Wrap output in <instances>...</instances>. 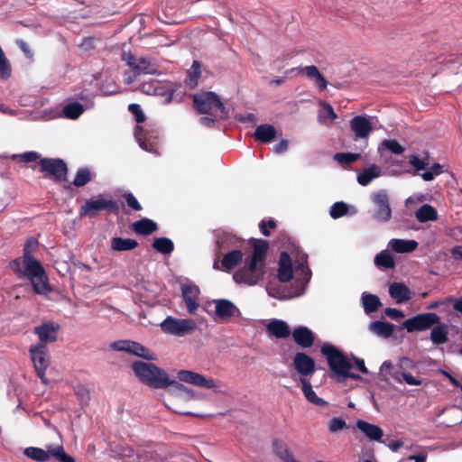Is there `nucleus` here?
I'll return each instance as SVG.
<instances>
[{
	"label": "nucleus",
	"instance_id": "nucleus-1",
	"mask_svg": "<svg viewBox=\"0 0 462 462\" xmlns=\"http://www.w3.org/2000/svg\"><path fill=\"white\" fill-rule=\"evenodd\" d=\"M132 370L138 380L152 389H166L169 386L180 394H184L189 398L193 397L191 390L175 380H171L167 373L153 363L143 361L133 362Z\"/></svg>",
	"mask_w": 462,
	"mask_h": 462
},
{
	"label": "nucleus",
	"instance_id": "nucleus-2",
	"mask_svg": "<svg viewBox=\"0 0 462 462\" xmlns=\"http://www.w3.org/2000/svg\"><path fill=\"white\" fill-rule=\"evenodd\" d=\"M11 159L16 162H38L39 171L43 173L44 178L51 179L58 183L67 180L68 165L60 158H42L39 152L31 151L13 154Z\"/></svg>",
	"mask_w": 462,
	"mask_h": 462
},
{
	"label": "nucleus",
	"instance_id": "nucleus-3",
	"mask_svg": "<svg viewBox=\"0 0 462 462\" xmlns=\"http://www.w3.org/2000/svg\"><path fill=\"white\" fill-rule=\"evenodd\" d=\"M193 106L199 114L219 116L220 119L228 117V112L219 97L212 91L193 96Z\"/></svg>",
	"mask_w": 462,
	"mask_h": 462
},
{
	"label": "nucleus",
	"instance_id": "nucleus-4",
	"mask_svg": "<svg viewBox=\"0 0 462 462\" xmlns=\"http://www.w3.org/2000/svg\"><path fill=\"white\" fill-rule=\"evenodd\" d=\"M105 211L107 215H118L120 207L116 200L106 199L105 195L98 194L95 199L86 200L79 209L80 217H97L100 212Z\"/></svg>",
	"mask_w": 462,
	"mask_h": 462
},
{
	"label": "nucleus",
	"instance_id": "nucleus-5",
	"mask_svg": "<svg viewBox=\"0 0 462 462\" xmlns=\"http://www.w3.org/2000/svg\"><path fill=\"white\" fill-rule=\"evenodd\" d=\"M23 263L24 265L23 274L31 280L34 291L38 294H42L51 291L48 278L42 263L32 255L23 256Z\"/></svg>",
	"mask_w": 462,
	"mask_h": 462
},
{
	"label": "nucleus",
	"instance_id": "nucleus-6",
	"mask_svg": "<svg viewBox=\"0 0 462 462\" xmlns=\"http://www.w3.org/2000/svg\"><path fill=\"white\" fill-rule=\"evenodd\" d=\"M265 273V263L247 257L245 260L244 266L234 273L233 278L237 283L254 286L263 280Z\"/></svg>",
	"mask_w": 462,
	"mask_h": 462
},
{
	"label": "nucleus",
	"instance_id": "nucleus-7",
	"mask_svg": "<svg viewBox=\"0 0 462 462\" xmlns=\"http://www.w3.org/2000/svg\"><path fill=\"white\" fill-rule=\"evenodd\" d=\"M321 354L326 357L331 372L338 378L351 370L352 364L338 348L331 344H324L320 348Z\"/></svg>",
	"mask_w": 462,
	"mask_h": 462
},
{
	"label": "nucleus",
	"instance_id": "nucleus-8",
	"mask_svg": "<svg viewBox=\"0 0 462 462\" xmlns=\"http://www.w3.org/2000/svg\"><path fill=\"white\" fill-rule=\"evenodd\" d=\"M23 453L26 457L37 462H46L51 457H54L57 462H75V459L65 452L61 445H49L47 450L41 448L29 447L24 449Z\"/></svg>",
	"mask_w": 462,
	"mask_h": 462
},
{
	"label": "nucleus",
	"instance_id": "nucleus-9",
	"mask_svg": "<svg viewBox=\"0 0 462 462\" xmlns=\"http://www.w3.org/2000/svg\"><path fill=\"white\" fill-rule=\"evenodd\" d=\"M160 327L166 334L184 337L194 332L197 324L193 319H176L169 316L160 324Z\"/></svg>",
	"mask_w": 462,
	"mask_h": 462
},
{
	"label": "nucleus",
	"instance_id": "nucleus-10",
	"mask_svg": "<svg viewBox=\"0 0 462 462\" xmlns=\"http://www.w3.org/2000/svg\"><path fill=\"white\" fill-rule=\"evenodd\" d=\"M178 88H166L163 84L159 81L145 82L142 84L141 89L143 93L148 95H156L165 97V102L171 103L172 101L181 102L184 91H178Z\"/></svg>",
	"mask_w": 462,
	"mask_h": 462
},
{
	"label": "nucleus",
	"instance_id": "nucleus-11",
	"mask_svg": "<svg viewBox=\"0 0 462 462\" xmlns=\"http://www.w3.org/2000/svg\"><path fill=\"white\" fill-rule=\"evenodd\" d=\"M439 320L440 317L434 312L420 313L406 319L402 323V328L410 333L425 331L430 329Z\"/></svg>",
	"mask_w": 462,
	"mask_h": 462
},
{
	"label": "nucleus",
	"instance_id": "nucleus-12",
	"mask_svg": "<svg viewBox=\"0 0 462 462\" xmlns=\"http://www.w3.org/2000/svg\"><path fill=\"white\" fill-rule=\"evenodd\" d=\"M29 353L33 363L37 375L46 383L45 372L50 365V357L47 346L42 345H32Z\"/></svg>",
	"mask_w": 462,
	"mask_h": 462
},
{
	"label": "nucleus",
	"instance_id": "nucleus-13",
	"mask_svg": "<svg viewBox=\"0 0 462 462\" xmlns=\"http://www.w3.org/2000/svg\"><path fill=\"white\" fill-rule=\"evenodd\" d=\"M122 60L134 72V76L141 74H156L157 69L150 60L144 57L137 58L131 52H123Z\"/></svg>",
	"mask_w": 462,
	"mask_h": 462
},
{
	"label": "nucleus",
	"instance_id": "nucleus-14",
	"mask_svg": "<svg viewBox=\"0 0 462 462\" xmlns=\"http://www.w3.org/2000/svg\"><path fill=\"white\" fill-rule=\"evenodd\" d=\"M292 366L300 375V381L302 378L312 376L316 371L315 360L305 352H297L292 358Z\"/></svg>",
	"mask_w": 462,
	"mask_h": 462
},
{
	"label": "nucleus",
	"instance_id": "nucleus-15",
	"mask_svg": "<svg viewBox=\"0 0 462 462\" xmlns=\"http://www.w3.org/2000/svg\"><path fill=\"white\" fill-rule=\"evenodd\" d=\"M373 201L377 206L374 213V218L379 222H387L392 217L388 195L385 190H380L373 194Z\"/></svg>",
	"mask_w": 462,
	"mask_h": 462
},
{
	"label": "nucleus",
	"instance_id": "nucleus-16",
	"mask_svg": "<svg viewBox=\"0 0 462 462\" xmlns=\"http://www.w3.org/2000/svg\"><path fill=\"white\" fill-rule=\"evenodd\" d=\"M178 379L181 382L191 383L206 389H212L218 386L214 379L207 378L200 374L189 370H180L178 373Z\"/></svg>",
	"mask_w": 462,
	"mask_h": 462
},
{
	"label": "nucleus",
	"instance_id": "nucleus-17",
	"mask_svg": "<svg viewBox=\"0 0 462 462\" xmlns=\"http://www.w3.org/2000/svg\"><path fill=\"white\" fill-rule=\"evenodd\" d=\"M350 130L356 139H367L374 130L372 122L366 116H356L349 122Z\"/></svg>",
	"mask_w": 462,
	"mask_h": 462
},
{
	"label": "nucleus",
	"instance_id": "nucleus-18",
	"mask_svg": "<svg viewBox=\"0 0 462 462\" xmlns=\"http://www.w3.org/2000/svg\"><path fill=\"white\" fill-rule=\"evenodd\" d=\"M60 326L54 322H45L37 326L33 329V333L38 336L40 342L37 345L47 346L48 343H53L57 340V333Z\"/></svg>",
	"mask_w": 462,
	"mask_h": 462
},
{
	"label": "nucleus",
	"instance_id": "nucleus-19",
	"mask_svg": "<svg viewBox=\"0 0 462 462\" xmlns=\"http://www.w3.org/2000/svg\"><path fill=\"white\" fill-rule=\"evenodd\" d=\"M216 317L221 320H228L240 314L239 309L229 300H214Z\"/></svg>",
	"mask_w": 462,
	"mask_h": 462
},
{
	"label": "nucleus",
	"instance_id": "nucleus-20",
	"mask_svg": "<svg viewBox=\"0 0 462 462\" xmlns=\"http://www.w3.org/2000/svg\"><path fill=\"white\" fill-rule=\"evenodd\" d=\"M181 292L188 312L189 314H195L199 308V288L195 284H183Z\"/></svg>",
	"mask_w": 462,
	"mask_h": 462
},
{
	"label": "nucleus",
	"instance_id": "nucleus-21",
	"mask_svg": "<svg viewBox=\"0 0 462 462\" xmlns=\"http://www.w3.org/2000/svg\"><path fill=\"white\" fill-rule=\"evenodd\" d=\"M294 342L302 348H309L315 342L314 333L307 327L299 326L291 333Z\"/></svg>",
	"mask_w": 462,
	"mask_h": 462
},
{
	"label": "nucleus",
	"instance_id": "nucleus-22",
	"mask_svg": "<svg viewBox=\"0 0 462 462\" xmlns=\"http://www.w3.org/2000/svg\"><path fill=\"white\" fill-rule=\"evenodd\" d=\"M278 265V280L281 282H288L292 278L293 269L291 258L287 252L280 254Z\"/></svg>",
	"mask_w": 462,
	"mask_h": 462
},
{
	"label": "nucleus",
	"instance_id": "nucleus-23",
	"mask_svg": "<svg viewBox=\"0 0 462 462\" xmlns=\"http://www.w3.org/2000/svg\"><path fill=\"white\" fill-rule=\"evenodd\" d=\"M300 74H302L308 79L313 80L319 91L325 90L328 85V81L314 65L303 67L300 69Z\"/></svg>",
	"mask_w": 462,
	"mask_h": 462
},
{
	"label": "nucleus",
	"instance_id": "nucleus-24",
	"mask_svg": "<svg viewBox=\"0 0 462 462\" xmlns=\"http://www.w3.org/2000/svg\"><path fill=\"white\" fill-rule=\"evenodd\" d=\"M356 428L364 433L367 439L373 441H380L383 436V431L379 426L363 420L356 421Z\"/></svg>",
	"mask_w": 462,
	"mask_h": 462
},
{
	"label": "nucleus",
	"instance_id": "nucleus-25",
	"mask_svg": "<svg viewBox=\"0 0 462 462\" xmlns=\"http://www.w3.org/2000/svg\"><path fill=\"white\" fill-rule=\"evenodd\" d=\"M249 243L253 247V253L249 257L262 263H265L266 254L269 249V242L263 239L252 238Z\"/></svg>",
	"mask_w": 462,
	"mask_h": 462
},
{
	"label": "nucleus",
	"instance_id": "nucleus-26",
	"mask_svg": "<svg viewBox=\"0 0 462 462\" xmlns=\"http://www.w3.org/2000/svg\"><path fill=\"white\" fill-rule=\"evenodd\" d=\"M273 453L282 461V462H299L295 459L292 452L289 448L288 445L280 439H275L273 441Z\"/></svg>",
	"mask_w": 462,
	"mask_h": 462
},
{
	"label": "nucleus",
	"instance_id": "nucleus-27",
	"mask_svg": "<svg viewBox=\"0 0 462 462\" xmlns=\"http://www.w3.org/2000/svg\"><path fill=\"white\" fill-rule=\"evenodd\" d=\"M266 330L277 338H286L291 335L289 325L281 319H273L266 326Z\"/></svg>",
	"mask_w": 462,
	"mask_h": 462
},
{
	"label": "nucleus",
	"instance_id": "nucleus-28",
	"mask_svg": "<svg viewBox=\"0 0 462 462\" xmlns=\"http://www.w3.org/2000/svg\"><path fill=\"white\" fill-rule=\"evenodd\" d=\"M434 345H443L448 341V326L446 323L439 321L431 328L430 337Z\"/></svg>",
	"mask_w": 462,
	"mask_h": 462
},
{
	"label": "nucleus",
	"instance_id": "nucleus-29",
	"mask_svg": "<svg viewBox=\"0 0 462 462\" xmlns=\"http://www.w3.org/2000/svg\"><path fill=\"white\" fill-rule=\"evenodd\" d=\"M133 231L141 236H149L158 229V225L150 218H142L132 224Z\"/></svg>",
	"mask_w": 462,
	"mask_h": 462
},
{
	"label": "nucleus",
	"instance_id": "nucleus-30",
	"mask_svg": "<svg viewBox=\"0 0 462 462\" xmlns=\"http://www.w3.org/2000/svg\"><path fill=\"white\" fill-rule=\"evenodd\" d=\"M388 247L399 254L411 253L417 249L418 243L415 240L393 238L389 241Z\"/></svg>",
	"mask_w": 462,
	"mask_h": 462
},
{
	"label": "nucleus",
	"instance_id": "nucleus-31",
	"mask_svg": "<svg viewBox=\"0 0 462 462\" xmlns=\"http://www.w3.org/2000/svg\"><path fill=\"white\" fill-rule=\"evenodd\" d=\"M254 136L255 140L263 143H271L276 136V129L269 124H263L256 127Z\"/></svg>",
	"mask_w": 462,
	"mask_h": 462
},
{
	"label": "nucleus",
	"instance_id": "nucleus-32",
	"mask_svg": "<svg viewBox=\"0 0 462 462\" xmlns=\"http://www.w3.org/2000/svg\"><path fill=\"white\" fill-rule=\"evenodd\" d=\"M300 383H301L303 395L310 402L321 407L328 405V402L322 398H319L313 391L310 379L302 378Z\"/></svg>",
	"mask_w": 462,
	"mask_h": 462
},
{
	"label": "nucleus",
	"instance_id": "nucleus-33",
	"mask_svg": "<svg viewBox=\"0 0 462 462\" xmlns=\"http://www.w3.org/2000/svg\"><path fill=\"white\" fill-rule=\"evenodd\" d=\"M389 293L397 302H404L411 299L410 289L402 282H393L389 287Z\"/></svg>",
	"mask_w": 462,
	"mask_h": 462
},
{
	"label": "nucleus",
	"instance_id": "nucleus-34",
	"mask_svg": "<svg viewBox=\"0 0 462 462\" xmlns=\"http://www.w3.org/2000/svg\"><path fill=\"white\" fill-rule=\"evenodd\" d=\"M369 330L379 337L387 338L393 335L394 325L389 322L376 320L369 324Z\"/></svg>",
	"mask_w": 462,
	"mask_h": 462
},
{
	"label": "nucleus",
	"instance_id": "nucleus-35",
	"mask_svg": "<svg viewBox=\"0 0 462 462\" xmlns=\"http://www.w3.org/2000/svg\"><path fill=\"white\" fill-rule=\"evenodd\" d=\"M129 354L149 361H154L157 359V356L154 352L143 346L142 344L132 340L130 344Z\"/></svg>",
	"mask_w": 462,
	"mask_h": 462
},
{
	"label": "nucleus",
	"instance_id": "nucleus-36",
	"mask_svg": "<svg viewBox=\"0 0 462 462\" xmlns=\"http://www.w3.org/2000/svg\"><path fill=\"white\" fill-rule=\"evenodd\" d=\"M138 246V242L131 238L114 237L111 240V249L113 251H130Z\"/></svg>",
	"mask_w": 462,
	"mask_h": 462
},
{
	"label": "nucleus",
	"instance_id": "nucleus-37",
	"mask_svg": "<svg viewBox=\"0 0 462 462\" xmlns=\"http://www.w3.org/2000/svg\"><path fill=\"white\" fill-rule=\"evenodd\" d=\"M415 217L420 223L435 221L438 219V212L432 206L424 204L416 211Z\"/></svg>",
	"mask_w": 462,
	"mask_h": 462
},
{
	"label": "nucleus",
	"instance_id": "nucleus-38",
	"mask_svg": "<svg viewBox=\"0 0 462 462\" xmlns=\"http://www.w3.org/2000/svg\"><path fill=\"white\" fill-rule=\"evenodd\" d=\"M380 173L379 166L373 164L358 174L357 181L362 186H367L374 179L379 177Z\"/></svg>",
	"mask_w": 462,
	"mask_h": 462
},
{
	"label": "nucleus",
	"instance_id": "nucleus-39",
	"mask_svg": "<svg viewBox=\"0 0 462 462\" xmlns=\"http://www.w3.org/2000/svg\"><path fill=\"white\" fill-rule=\"evenodd\" d=\"M243 260V253L241 250H232L226 254L222 259V265L227 271L234 269Z\"/></svg>",
	"mask_w": 462,
	"mask_h": 462
},
{
	"label": "nucleus",
	"instance_id": "nucleus-40",
	"mask_svg": "<svg viewBox=\"0 0 462 462\" xmlns=\"http://www.w3.org/2000/svg\"><path fill=\"white\" fill-rule=\"evenodd\" d=\"M362 301L365 312L366 314L375 312L382 305L378 296L368 292H364L362 294Z\"/></svg>",
	"mask_w": 462,
	"mask_h": 462
},
{
	"label": "nucleus",
	"instance_id": "nucleus-41",
	"mask_svg": "<svg viewBox=\"0 0 462 462\" xmlns=\"http://www.w3.org/2000/svg\"><path fill=\"white\" fill-rule=\"evenodd\" d=\"M95 174L90 171L88 167L79 168L75 175V178L73 181L71 182L72 185L75 187H83L87 185L88 182H90Z\"/></svg>",
	"mask_w": 462,
	"mask_h": 462
},
{
	"label": "nucleus",
	"instance_id": "nucleus-42",
	"mask_svg": "<svg viewBox=\"0 0 462 462\" xmlns=\"http://www.w3.org/2000/svg\"><path fill=\"white\" fill-rule=\"evenodd\" d=\"M152 247L161 254H170L174 250L173 242L168 237H157L152 242Z\"/></svg>",
	"mask_w": 462,
	"mask_h": 462
},
{
	"label": "nucleus",
	"instance_id": "nucleus-43",
	"mask_svg": "<svg viewBox=\"0 0 462 462\" xmlns=\"http://www.w3.org/2000/svg\"><path fill=\"white\" fill-rule=\"evenodd\" d=\"M84 110L85 109L82 104L79 102H72L66 105L63 107L62 112L66 118L77 119L83 114Z\"/></svg>",
	"mask_w": 462,
	"mask_h": 462
},
{
	"label": "nucleus",
	"instance_id": "nucleus-44",
	"mask_svg": "<svg viewBox=\"0 0 462 462\" xmlns=\"http://www.w3.org/2000/svg\"><path fill=\"white\" fill-rule=\"evenodd\" d=\"M201 75L200 63L198 60H194L190 69L188 71V76L185 83L190 88H194L198 85V79Z\"/></svg>",
	"mask_w": 462,
	"mask_h": 462
},
{
	"label": "nucleus",
	"instance_id": "nucleus-45",
	"mask_svg": "<svg viewBox=\"0 0 462 462\" xmlns=\"http://www.w3.org/2000/svg\"><path fill=\"white\" fill-rule=\"evenodd\" d=\"M374 263L378 267L384 269H393L395 266V262L393 256L387 251H382L376 254Z\"/></svg>",
	"mask_w": 462,
	"mask_h": 462
},
{
	"label": "nucleus",
	"instance_id": "nucleus-46",
	"mask_svg": "<svg viewBox=\"0 0 462 462\" xmlns=\"http://www.w3.org/2000/svg\"><path fill=\"white\" fill-rule=\"evenodd\" d=\"M11 72V64L5 57L2 48L0 47V78L6 79L10 78Z\"/></svg>",
	"mask_w": 462,
	"mask_h": 462
},
{
	"label": "nucleus",
	"instance_id": "nucleus-47",
	"mask_svg": "<svg viewBox=\"0 0 462 462\" xmlns=\"http://www.w3.org/2000/svg\"><path fill=\"white\" fill-rule=\"evenodd\" d=\"M347 212L348 206L343 201H338L331 206L329 214L332 218L337 219L345 216Z\"/></svg>",
	"mask_w": 462,
	"mask_h": 462
},
{
	"label": "nucleus",
	"instance_id": "nucleus-48",
	"mask_svg": "<svg viewBox=\"0 0 462 462\" xmlns=\"http://www.w3.org/2000/svg\"><path fill=\"white\" fill-rule=\"evenodd\" d=\"M360 158L359 153L337 152L334 155L335 161L341 164L349 165Z\"/></svg>",
	"mask_w": 462,
	"mask_h": 462
},
{
	"label": "nucleus",
	"instance_id": "nucleus-49",
	"mask_svg": "<svg viewBox=\"0 0 462 462\" xmlns=\"http://www.w3.org/2000/svg\"><path fill=\"white\" fill-rule=\"evenodd\" d=\"M381 145L393 154H402L404 152V148L396 140H383Z\"/></svg>",
	"mask_w": 462,
	"mask_h": 462
},
{
	"label": "nucleus",
	"instance_id": "nucleus-50",
	"mask_svg": "<svg viewBox=\"0 0 462 462\" xmlns=\"http://www.w3.org/2000/svg\"><path fill=\"white\" fill-rule=\"evenodd\" d=\"M442 173V165L439 163H434L429 171H426L421 174V177L424 180L430 181L434 179L435 176Z\"/></svg>",
	"mask_w": 462,
	"mask_h": 462
},
{
	"label": "nucleus",
	"instance_id": "nucleus-51",
	"mask_svg": "<svg viewBox=\"0 0 462 462\" xmlns=\"http://www.w3.org/2000/svg\"><path fill=\"white\" fill-rule=\"evenodd\" d=\"M347 428L346 420L339 417H335L329 420L328 430L331 432H337Z\"/></svg>",
	"mask_w": 462,
	"mask_h": 462
},
{
	"label": "nucleus",
	"instance_id": "nucleus-52",
	"mask_svg": "<svg viewBox=\"0 0 462 462\" xmlns=\"http://www.w3.org/2000/svg\"><path fill=\"white\" fill-rule=\"evenodd\" d=\"M128 110L134 116L137 123H143L145 121L146 117L139 104H130L128 106Z\"/></svg>",
	"mask_w": 462,
	"mask_h": 462
},
{
	"label": "nucleus",
	"instance_id": "nucleus-53",
	"mask_svg": "<svg viewBox=\"0 0 462 462\" xmlns=\"http://www.w3.org/2000/svg\"><path fill=\"white\" fill-rule=\"evenodd\" d=\"M276 226V221L272 218H270L269 220L263 219L259 223L260 231L264 236H270V229L275 228Z\"/></svg>",
	"mask_w": 462,
	"mask_h": 462
},
{
	"label": "nucleus",
	"instance_id": "nucleus-54",
	"mask_svg": "<svg viewBox=\"0 0 462 462\" xmlns=\"http://www.w3.org/2000/svg\"><path fill=\"white\" fill-rule=\"evenodd\" d=\"M125 199L126 205L134 211H140L143 209L141 204L138 202L137 199L134 196L133 193L127 192L123 195Z\"/></svg>",
	"mask_w": 462,
	"mask_h": 462
},
{
	"label": "nucleus",
	"instance_id": "nucleus-55",
	"mask_svg": "<svg viewBox=\"0 0 462 462\" xmlns=\"http://www.w3.org/2000/svg\"><path fill=\"white\" fill-rule=\"evenodd\" d=\"M296 272H300V274L303 276V282L304 283H308L310 280V276H311V273H310V270L309 269L308 265H307V261L305 260V263L304 262H301V263H299L297 265H296Z\"/></svg>",
	"mask_w": 462,
	"mask_h": 462
},
{
	"label": "nucleus",
	"instance_id": "nucleus-56",
	"mask_svg": "<svg viewBox=\"0 0 462 462\" xmlns=\"http://www.w3.org/2000/svg\"><path fill=\"white\" fill-rule=\"evenodd\" d=\"M131 340H117L110 345V347L115 351L129 353Z\"/></svg>",
	"mask_w": 462,
	"mask_h": 462
},
{
	"label": "nucleus",
	"instance_id": "nucleus-57",
	"mask_svg": "<svg viewBox=\"0 0 462 462\" xmlns=\"http://www.w3.org/2000/svg\"><path fill=\"white\" fill-rule=\"evenodd\" d=\"M37 240L33 237L29 238L24 245L23 256L32 255V253L37 249Z\"/></svg>",
	"mask_w": 462,
	"mask_h": 462
},
{
	"label": "nucleus",
	"instance_id": "nucleus-58",
	"mask_svg": "<svg viewBox=\"0 0 462 462\" xmlns=\"http://www.w3.org/2000/svg\"><path fill=\"white\" fill-rule=\"evenodd\" d=\"M409 163L413 166L416 171H421L426 168L428 162L421 161L416 155H411L409 159Z\"/></svg>",
	"mask_w": 462,
	"mask_h": 462
},
{
	"label": "nucleus",
	"instance_id": "nucleus-59",
	"mask_svg": "<svg viewBox=\"0 0 462 462\" xmlns=\"http://www.w3.org/2000/svg\"><path fill=\"white\" fill-rule=\"evenodd\" d=\"M95 42H96L95 37H85L81 41V42L79 44V47L83 51H91V50H93L95 48Z\"/></svg>",
	"mask_w": 462,
	"mask_h": 462
},
{
	"label": "nucleus",
	"instance_id": "nucleus-60",
	"mask_svg": "<svg viewBox=\"0 0 462 462\" xmlns=\"http://www.w3.org/2000/svg\"><path fill=\"white\" fill-rule=\"evenodd\" d=\"M384 313L392 319H398L404 317V314L402 310L393 308H386L384 310Z\"/></svg>",
	"mask_w": 462,
	"mask_h": 462
},
{
	"label": "nucleus",
	"instance_id": "nucleus-61",
	"mask_svg": "<svg viewBox=\"0 0 462 462\" xmlns=\"http://www.w3.org/2000/svg\"><path fill=\"white\" fill-rule=\"evenodd\" d=\"M402 377L410 385H420L422 381L415 378L411 373H402Z\"/></svg>",
	"mask_w": 462,
	"mask_h": 462
},
{
	"label": "nucleus",
	"instance_id": "nucleus-62",
	"mask_svg": "<svg viewBox=\"0 0 462 462\" xmlns=\"http://www.w3.org/2000/svg\"><path fill=\"white\" fill-rule=\"evenodd\" d=\"M322 107L326 112V116L330 120H335L337 118V115L335 113L332 106L327 102L321 103Z\"/></svg>",
	"mask_w": 462,
	"mask_h": 462
},
{
	"label": "nucleus",
	"instance_id": "nucleus-63",
	"mask_svg": "<svg viewBox=\"0 0 462 462\" xmlns=\"http://www.w3.org/2000/svg\"><path fill=\"white\" fill-rule=\"evenodd\" d=\"M289 143L287 140H282L273 146V152L275 153H283L288 150Z\"/></svg>",
	"mask_w": 462,
	"mask_h": 462
},
{
	"label": "nucleus",
	"instance_id": "nucleus-64",
	"mask_svg": "<svg viewBox=\"0 0 462 462\" xmlns=\"http://www.w3.org/2000/svg\"><path fill=\"white\" fill-rule=\"evenodd\" d=\"M217 119H220L219 116H203L199 119V122L207 127H213Z\"/></svg>",
	"mask_w": 462,
	"mask_h": 462
}]
</instances>
